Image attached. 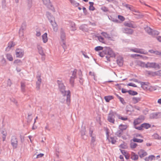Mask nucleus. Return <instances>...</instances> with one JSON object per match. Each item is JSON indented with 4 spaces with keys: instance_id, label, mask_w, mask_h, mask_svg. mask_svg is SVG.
I'll use <instances>...</instances> for the list:
<instances>
[{
    "instance_id": "39448f33",
    "label": "nucleus",
    "mask_w": 161,
    "mask_h": 161,
    "mask_svg": "<svg viewBox=\"0 0 161 161\" xmlns=\"http://www.w3.org/2000/svg\"><path fill=\"white\" fill-rule=\"evenodd\" d=\"M11 144L14 148H16L18 146V141L17 139L15 136H13L11 139Z\"/></svg>"
},
{
    "instance_id": "a18cd8bd",
    "label": "nucleus",
    "mask_w": 161,
    "mask_h": 161,
    "mask_svg": "<svg viewBox=\"0 0 161 161\" xmlns=\"http://www.w3.org/2000/svg\"><path fill=\"white\" fill-rule=\"evenodd\" d=\"M118 18L122 21H124L125 19V18L123 16L120 15L118 16Z\"/></svg>"
},
{
    "instance_id": "f8f14e48",
    "label": "nucleus",
    "mask_w": 161,
    "mask_h": 161,
    "mask_svg": "<svg viewBox=\"0 0 161 161\" xmlns=\"http://www.w3.org/2000/svg\"><path fill=\"white\" fill-rule=\"evenodd\" d=\"M142 87L143 89L146 90H150L151 89V86L148 84L145 83H142Z\"/></svg>"
},
{
    "instance_id": "7c9ffc66",
    "label": "nucleus",
    "mask_w": 161,
    "mask_h": 161,
    "mask_svg": "<svg viewBox=\"0 0 161 161\" xmlns=\"http://www.w3.org/2000/svg\"><path fill=\"white\" fill-rule=\"evenodd\" d=\"M2 133L3 134L2 138L3 139V141H4L6 139V137L7 135V132L6 130H3L2 131Z\"/></svg>"
},
{
    "instance_id": "37998d69",
    "label": "nucleus",
    "mask_w": 161,
    "mask_h": 161,
    "mask_svg": "<svg viewBox=\"0 0 161 161\" xmlns=\"http://www.w3.org/2000/svg\"><path fill=\"white\" fill-rule=\"evenodd\" d=\"M130 145L131 148H134L136 147L137 146V144L135 143H131Z\"/></svg>"
},
{
    "instance_id": "ddd939ff",
    "label": "nucleus",
    "mask_w": 161,
    "mask_h": 161,
    "mask_svg": "<svg viewBox=\"0 0 161 161\" xmlns=\"http://www.w3.org/2000/svg\"><path fill=\"white\" fill-rule=\"evenodd\" d=\"M124 25L125 26H127L133 28H135L136 27V25H134L132 23V22H131L130 23L125 22L124 23Z\"/></svg>"
},
{
    "instance_id": "423d86ee",
    "label": "nucleus",
    "mask_w": 161,
    "mask_h": 161,
    "mask_svg": "<svg viewBox=\"0 0 161 161\" xmlns=\"http://www.w3.org/2000/svg\"><path fill=\"white\" fill-rule=\"evenodd\" d=\"M151 127V125L147 123H144L142 124L138 127H137L136 129L139 130H142L144 129H148Z\"/></svg>"
},
{
    "instance_id": "a878e982",
    "label": "nucleus",
    "mask_w": 161,
    "mask_h": 161,
    "mask_svg": "<svg viewBox=\"0 0 161 161\" xmlns=\"http://www.w3.org/2000/svg\"><path fill=\"white\" fill-rule=\"evenodd\" d=\"M37 78V81L36 83L37 87L39 89L42 82V79L41 78Z\"/></svg>"
},
{
    "instance_id": "1a4fd4ad",
    "label": "nucleus",
    "mask_w": 161,
    "mask_h": 161,
    "mask_svg": "<svg viewBox=\"0 0 161 161\" xmlns=\"http://www.w3.org/2000/svg\"><path fill=\"white\" fill-rule=\"evenodd\" d=\"M58 84L60 91L62 94L64 93L66 91H65V87L63 83L59 80L58 81Z\"/></svg>"
},
{
    "instance_id": "680f3d73",
    "label": "nucleus",
    "mask_w": 161,
    "mask_h": 161,
    "mask_svg": "<svg viewBox=\"0 0 161 161\" xmlns=\"http://www.w3.org/2000/svg\"><path fill=\"white\" fill-rule=\"evenodd\" d=\"M131 56L132 57H136V56H140V57H141L142 56L140 55H139V54H134V55H131Z\"/></svg>"
},
{
    "instance_id": "f704fd0d",
    "label": "nucleus",
    "mask_w": 161,
    "mask_h": 161,
    "mask_svg": "<svg viewBox=\"0 0 161 161\" xmlns=\"http://www.w3.org/2000/svg\"><path fill=\"white\" fill-rule=\"evenodd\" d=\"M71 3L72 4V5H74V6H75V7H77L79 5V3H77L75 1H72V0H71Z\"/></svg>"
},
{
    "instance_id": "2f4dec72",
    "label": "nucleus",
    "mask_w": 161,
    "mask_h": 161,
    "mask_svg": "<svg viewBox=\"0 0 161 161\" xmlns=\"http://www.w3.org/2000/svg\"><path fill=\"white\" fill-rule=\"evenodd\" d=\"M133 141L134 142H136L139 143H142L143 142L142 139H139L136 138H134L133 139Z\"/></svg>"
},
{
    "instance_id": "9d476101",
    "label": "nucleus",
    "mask_w": 161,
    "mask_h": 161,
    "mask_svg": "<svg viewBox=\"0 0 161 161\" xmlns=\"http://www.w3.org/2000/svg\"><path fill=\"white\" fill-rule=\"evenodd\" d=\"M138 154L141 158H143L147 154V153L144 150L141 149L138 152Z\"/></svg>"
},
{
    "instance_id": "9b49d317",
    "label": "nucleus",
    "mask_w": 161,
    "mask_h": 161,
    "mask_svg": "<svg viewBox=\"0 0 161 161\" xmlns=\"http://www.w3.org/2000/svg\"><path fill=\"white\" fill-rule=\"evenodd\" d=\"M76 72L75 71H74L72 73V76L70 77V83L72 85H73L74 84V79L76 77Z\"/></svg>"
},
{
    "instance_id": "cd10ccee",
    "label": "nucleus",
    "mask_w": 161,
    "mask_h": 161,
    "mask_svg": "<svg viewBox=\"0 0 161 161\" xmlns=\"http://www.w3.org/2000/svg\"><path fill=\"white\" fill-rule=\"evenodd\" d=\"M90 6L89 9L90 10L93 11L95 10V8L93 7L94 3L93 2H90L89 3Z\"/></svg>"
},
{
    "instance_id": "338daca9",
    "label": "nucleus",
    "mask_w": 161,
    "mask_h": 161,
    "mask_svg": "<svg viewBox=\"0 0 161 161\" xmlns=\"http://www.w3.org/2000/svg\"><path fill=\"white\" fill-rule=\"evenodd\" d=\"M157 39L159 41V42H161V36H159L157 37Z\"/></svg>"
},
{
    "instance_id": "f257e3e1",
    "label": "nucleus",
    "mask_w": 161,
    "mask_h": 161,
    "mask_svg": "<svg viewBox=\"0 0 161 161\" xmlns=\"http://www.w3.org/2000/svg\"><path fill=\"white\" fill-rule=\"evenodd\" d=\"M141 66L147 68H154L158 69L160 68L159 64L154 62H147V64L142 62L141 63Z\"/></svg>"
},
{
    "instance_id": "f3484780",
    "label": "nucleus",
    "mask_w": 161,
    "mask_h": 161,
    "mask_svg": "<svg viewBox=\"0 0 161 161\" xmlns=\"http://www.w3.org/2000/svg\"><path fill=\"white\" fill-rule=\"evenodd\" d=\"M42 39L44 43H46L48 40L47 35V33H45L42 36Z\"/></svg>"
},
{
    "instance_id": "aec40b11",
    "label": "nucleus",
    "mask_w": 161,
    "mask_h": 161,
    "mask_svg": "<svg viewBox=\"0 0 161 161\" xmlns=\"http://www.w3.org/2000/svg\"><path fill=\"white\" fill-rule=\"evenodd\" d=\"M141 98L139 97H134L132 98V102L134 104H136L140 101Z\"/></svg>"
},
{
    "instance_id": "774afa93",
    "label": "nucleus",
    "mask_w": 161,
    "mask_h": 161,
    "mask_svg": "<svg viewBox=\"0 0 161 161\" xmlns=\"http://www.w3.org/2000/svg\"><path fill=\"white\" fill-rule=\"evenodd\" d=\"M119 99L120 100L122 103H123L124 102V100L122 98L120 97H119Z\"/></svg>"
},
{
    "instance_id": "5fc2aeb1",
    "label": "nucleus",
    "mask_w": 161,
    "mask_h": 161,
    "mask_svg": "<svg viewBox=\"0 0 161 161\" xmlns=\"http://www.w3.org/2000/svg\"><path fill=\"white\" fill-rule=\"evenodd\" d=\"M151 53H154L158 55H159L161 56V52H159L158 51H153V52H151Z\"/></svg>"
},
{
    "instance_id": "e433bc0d",
    "label": "nucleus",
    "mask_w": 161,
    "mask_h": 161,
    "mask_svg": "<svg viewBox=\"0 0 161 161\" xmlns=\"http://www.w3.org/2000/svg\"><path fill=\"white\" fill-rule=\"evenodd\" d=\"M123 133V131L119 130L116 132V135L118 136H120L122 135Z\"/></svg>"
},
{
    "instance_id": "c03bdc74",
    "label": "nucleus",
    "mask_w": 161,
    "mask_h": 161,
    "mask_svg": "<svg viewBox=\"0 0 161 161\" xmlns=\"http://www.w3.org/2000/svg\"><path fill=\"white\" fill-rule=\"evenodd\" d=\"M153 75H158L159 76H161V70L155 72Z\"/></svg>"
},
{
    "instance_id": "13d9d810",
    "label": "nucleus",
    "mask_w": 161,
    "mask_h": 161,
    "mask_svg": "<svg viewBox=\"0 0 161 161\" xmlns=\"http://www.w3.org/2000/svg\"><path fill=\"white\" fill-rule=\"evenodd\" d=\"M134 108L135 109L138 110H140L141 109L139 107L136 106H135Z\"/></svg>"
},
{
    "instance_id": "bf43d9fd",
    "label": "nucleus",
    "mask_w": 161,
    "mask_h": 161,
    "mask_svg": "<svg viewBox=\"0 0 161 161\" xmlns=\"http://www.w3.org/2000/svg\"><path fill=\"white\" fill-rule=\"evenodd\" d=\"M82 54L84 55V57L85 58H89V57L88 56H87L86 54L85 53L83 52H82Z\"/></svg>"
},
{
    "instance_id": "052dcab7",
    "label": "nucleus",
    "mask_w": 161,
    "mask_h": 161,
    "mask_svg": "<svg viewBox=\"0 0 161 161\" xmlns=\"http://www.w3.org/2000/svg\"><path fill=\"white\" fill-rule=\"evenodd\" d=\"M41 74L40 73L38 72L37 73V75H36V78H41Z\"/></svg>"
},
{
    "instance_id": "6e6552de",
    "label": "nucleus",
    "mask_w": 161,
    "mask_h": 161,
    "mask_svg": "<svg viewBox=\"0 0 161 161\" xmlns=\"http://www.w3.org/2000/svg\"><path fill=\"white\" fill-rule=\"evenodd\" d=\"M50 22L53 27L54 31H57L58 30V28L57 23L55 22L54 18L53 17H52V19L50 20Z\"/></svg>"
},
{
    "instance_id": "7ed1b4c3",
    "label": "nucleus",
    "mask_w": 161,
    "mask_h": 161,
    "mask_svg": "<svg viewBox=\"0 0 161 161\" xmlns=\"http://www.w3.org/2000/svg\"><path fill=\"white\" fill-rule=\"evenodd\" d=\"M116 114L117 113L116 112H114L113 111L110 112L108 114V121L113 124H114L115 121L114 118L115 116H116Z\"/></svg>"
},
{
    "instance_id": "6ab92c4d",
    "label": "nucleus",
    "mask_w": 161,
    "mask_h": 161,
    "mask_svg": "<svg viewBox=\"0 0 161 161\" xmlns=\"http://www.w3.org/2000/svg\"><path fill=\"white\" fill-rule=\"evenodd\" d=\"M127 127L128 126L127 125L121 124L119 126V130L123 131L124 130H125Z\"/></svg>"
},
{
    "instance_id": "c85d7f7f",
    "label": "nucleus",
    "mask_w": 161,
    "mask_h": 161,
    "mask_svg": "<svg viewBox=\"0 0 161 161\" xmlns=\"http://www.w3.org/2000/svg\"><path fill=\"white\" fill-rule=\"evenodd\" d=\"M6 57L8 59L9 61H12L13 60V58L12 55L10 54H8L6 55Z\"/></svg>"
},
{
    "instance_id": "473e14b6",
    "label": "nucleus",
    "mask_w": 161,
    "mask_h": 161,
    "mask_svg": "<svg viewBox=\"0 0 161 161\" xmlns=\"http://www.w3.org/2000/svg\"><path fill=\"white\" fill-rule=\"evenodd\" d=\"M61 43L62 46L63 47L64 49H65L66 48V46L65 44V42L64 41V39H63V40L61 42Z\"/></svg>"
},
{
    "instance_id": "20e7f679",
    "label": "nucleus",
    "mask_w": 161,
    "mask_h": 161,
    "mask_svg": "<svg viewBox=\"0 0 161 161\" xmlns=\"http://www.w3.org/2000/svg\"><path fill=\"white\" fill-rule=\"evenodd\" d=\"M144 119L145 118L143 116H140L138 118L135 119L133 122L135 128L136 129V128L138 127L139 126H137V125L142 123Z\"/></svg>"
},
{
    "instance_id": "6e6d98bb",
    "label": "nucleus",
    "mask_w": 161,
    "mask_h": 161,
    "mask_svg": "<svg viewBox=\"0 0 161 161\" xmlns=\"http://www.w3.org/2000/svg\"><path fill=\"white\" fill-rule=\"evenodd\" d=\"M41 33L40 31H36V35L37 36H41Z\"/></svg>"
},
{
    "instance_id": "a19ab883",
    "label": "nucleus",
    "mask_w": 161,
    "mask_h": 161,
    "mask_svg": "<svg viewBox=\"0 0 161 161\" xmlns=\"http://www.w3.org/2000/svg\"><path fill=\"white\" fill-rule=\"evenodd\" d=\"M129 94L132 95H135L137 94V93L136 92L133 91H129L128 92Z\"/></svg>"
},
{
    "instance_id": "864d4df0",
    "label": "nucleus",
    "mask_w": 161,
    "mask_h": 161,
    "mask_svg": "<svg viewBox=\"0 0 161 161\" xmlns=\"http://www.w3.org/2000/svg\"><path fill=\"white\" fill-rule=\"evenodd\" d=\"M44 154L43 153L39 154L37 155L36 158H41L42 157H43L44 156Z\"/></svg>"
},
{
    "instance_id": "ea45409f",
    "label": "nucleus",
    "mask_w": 161,
    "mask_h": 161,
    "mask_svg": "<svg viewBox=\"0 0 161 161\" xmlns=\"http://www.w3.org/2000/svg\"><path fill=\"white\" fill-rule=\"evenodd\" d=\"M109 141L112 144H114L116 142V140L114 139V138L113 137H112L110 138L109 139Z\"/></svg>"
},
{
    "instance_id": "0e129e2a",
    "label": "nucleus",
    "mask_w": 161,
    "mask_h": 161,
    "mask_svg": "<svg viewBox=\"0 0 161 161\" xmlns=\"http://www.w3.org/2000/svg\"><path fill=\"white\" fill-rule=\"evenodd\" d=\"M124 156H125V157L126 159H128L129 158V155L128 153H127V154H125Z\"/></svg>"
},
{
    "instance_id": "a211bd4d",
    "label": "nucleus",
    "mask_w": 161,
    "mask_h": 161,
    "mask_svg": "<svg viewBox=\"0 0 161 161\" xmlns=\"http://www.w3.org/2000/svg\"><path fill=\"white\" fill-rule=\"evenodd\" d=\"M14 45L15 44L12 42H9L8 43V46L6 48V50L9 51L11 47H14Z\"/></svg>"
},
{
    "instance_id": "0eeeda50",
    "label": "nucleus",
    "mask_w": 161,
    "mask_h": 161,
    "mask_svg": "<svg viewBox=\"0 0 161 161\" xmlns=\"http://www.w3.org/2000/svg\"><path fill=\"white\" fill-rule=\"evenodd\" d=\"M15 54L17 57L22 58L24 55V51L21 49L17 48L15 51Z\"/></svg>"
},
{
    "instance_id": "49530a36",
    "label": "nucleus",
    "mask_w": 161,
    "mask_h": 161,
    "mask_svg": "<svg viewBox=\"0 0 161 161\" xmlns=\"http://www.w3.org/2000/svg\"><path fill=\"white\" fill-rule=\"evenodd\" d=\"M45 5H48L50 3V0H42Z\"/></svg>"
},
{
    "instance_id": "4be33fe9",
    "label": "nucleus",
    "mask_w": 161,
    "mask_h": 161,
    "mask_svg": "<svg viewBox=\"0 0 161 161\" xmlns=\"http://www.w3.org/2000/svg\"><path fill=\"white\" fill-rule=\"evenodd\" d=\"M155 156L153 155H151L149 156L148 158H146L145 159L146 161H151L155 159Z\"/></svg>"
},
{
    "instance_id": "dca6fc26",
    "label": "nucleus",
    "mask_w": 161,
    "mask_h": 161,
    "mask_svg": "<svg viewBox=\"0 0 161 161\" xmlns=\"http://www.w3.org/2000/svg\"><path fill=\"white\" fill-rule=\"evenodd\" d=\"M65 95H66L67 96V101L69 103L70 100V92L69 91H68L64 93Z\"/></svg>"
},
{
    "instance_id": "2eb2a0df",
    "label": "nucleus",
    "mask_w": 161,
    "mask_h": 161,
    "mask_svg": "<svg viewBox=\"0 0 161 161\" xmlns=\"http://www.w3.org/2000/svg\"><path fill=\"white\" fill-rule=\"evenodd\" d=\"M131 50L134 52L142 53V54H144V51L143 50L139 48H134L131 49Z\"/></svg>"
},
{
    "instance_id": "4d7b16f0",
    "label": "nucleus",
    "mask_w": 161,
    "mask_h": 161,
    "mask_svg": "<svg viewBox=\"0 0 161 161\" xmlns=\"http://www.w3.org/2000/svg\"><path fill=\"white\" fill-rule=\"evenodd\" d=\"M121 151L122 153L124 155H125V154L128 153L125 150H121Z\"/></svg>"
},
{
    "instance_id": "79ce46f5",
    "label": "nucleus",
    "mask_w": 161,
    "mask_h": 161,
    "mask_svg": "<svg viewBox=\"0 0 161 161\" xmlns=\"http://www.w3.org/2000/svg\"><path fill=\"white\" fill-rule=\"evenodd\" d=\"M61 38L62 40V41L63 40V39H64V40H65V34L64 32H62L61 33Z\"/></svg>"
},
{
    "instance_id": "c756f323",
    "label": "nucleus",
    "mask_w": 161,
    "mask_h": 161,
    "mask_svg": "<svg viewBox=\"0 0 161 161\" xmlns=\"http://www.w3.org/2000/svg\"><path fill=\"white\" fill-rule=\"evenodd\" d=\"M101 34L106 38L109 39L111 38L110 36L106 32H102L101 33Z\"/></svg>"
},
{
    "instance_id": "e2e57ef3",
    "label": "nucleus",
    "mask_w": 161,
    "mask_h": 161,
    "mask_svg": "<svg viewBox=\"0 0 161 161\" xmlns=\"http://www.w3.org/2000/svg\"><path fill=\"white\" fill-rule=\"evenodd\" d=\"M83 12H84V13L85 14H86V12H87V10H86V8L84 7L83 8Z\"/></svg>"
},
{
    "instance_id": "c9c22d12",
    "label": "nucleus",
    "mask_w": 161,
    "mask_h": 161,
    "mask_svg": "<svg viewBox=\"0 0 161 161\" xmlns=\"http://www.w3.org/2000/svg\"><path fill=\"white\" fill-rule=\"evenodd\" d=\"M103 47L101 46H97L95 47V50L96 51H97L99 50H103Z\"/></svg>"
},
{
    "instance_id": "4468645a",
    "label": "nucleus",
    "mask_w": 161,
    "mask_h": 161,
    "mask_svg": "<svg viewBox=\"0 0 161 161\" xmlns=\"http://www.w3.org/2000/svg\"><path fill=\"white\" fill-rule=\"evenodd\" d=\"M122 31L124 33L128 34H131L133 32V30L132 29L128 28H123Z\"/></svg>"
},
{
    "instance_id": "5701e85b",
    "label": "nucleus",
    "mask_w": 161,
    "mask_h": 161,
    "mask_svg": "<svg viewBox=\"0 0 161 161\" xmlns=\"http://www.w3.org/2000/svg\"><path fill=\"white\" fill-rule=\"evenodd\" d=\"M116 116L119 119L123 120H126L128 118L126 116L122 117L117 113Z\"/></svg>"
},
{
    "instance_id": "f03ea898",
    "label": "nucleus",
    "mask_w": 161,
    "mask_h": 161,
    "mask_svg": "<svg viewBox=\"0 0 161 161\" xmlns=\"http://www.w3.org/2000/svg\"><path fill=\"white\" fill-rule=\"evenodd\" d=\"M105 54L107 55L110 57H114L115 54L113 50L109 47H104Z\"/></svg>"
},
{
    "instance_id": "8fccbe9b",
    "label": "nucleus",
    "mask_w": 161,
    "mask_h": 161,
    "mask_svg": "<svg viewBox=\"0 0 161 161\" xmlns=\"http://www.w3.org/2000/svg\"><path fill=\"white\" fill-rule=\"evenodd\" d=\"M101 9L104 12H107L108 10V8L105 6L102 7Z\"/></svg>"
},
{
    "instance_id": "393cba45",
    "label": "nucleus",
    "mask_w": 161,
    "mask_h": 161,
    "mask_svg": "<svg viewBox=\"0 0 161 161\" xmlns=\"http://www.w3.org/2000/svg\"><path fill=\"white\" fill-rule=\"evenodd\" d=\"M138 157L137 155L135 154L134 153H132L131 154V158L134 160H136L138 159Z\"/></svg>"
},
{
    "instance_id": "de8ad7c7",
    "label": "nucleus",
    "mask_w": 161,
    "mask_h": 161,
    "mask_svg": "<svg viewBox=\"0 0 161 161\" xmlns=\"http://www.w3.org/2000/svg\"><path fill=\"white\" fill-rule=\"evenodd\" d=\"M146 30L149 34H151L152 33V30L149 28H147Z\"/></svg>"
},
{
    "instance_id": "3c124183",
    "label": "nucleus",
    "mask_w": 161,
    "mask_h": 161,
    "mask_svg": "<svg viewBox=\"0 0 161 161\" xmlns=\"http://www.w3.org/2000/svg\"><path fill=\"white\" fill-rule=\"evenodd\" d=\"M128 86H132L134 87H136L137 86L136 84L132 83H130L127 84Z\"/></svg>"
},
{
    "instance_id": "412c9836",
    "label": "nucleus",
    "mask_w": 161,
    "mask_h": 161,
    "mask_svg": "<svg viewBox=\"0 0 161 161\" xmlns=\"http://www.w3.org/2000/svg\"><path fill=\"white\" fill-rule=\"evenodd\" d=\"M114 97L112 96H105L104 97V98L105 99L106 101L107 102H108L109 101L113 99Z\"/></svg>"
},
{
    "instance_id": "bb28decb",
    "label": "nucleus",
    "mask_w": 161,
    "mask_h": 161,
    "mask_svg": "<svg viewBox=\"0 0 161 161\" xmlns=\"http://www.w3.org/2000/svg\"><path fill=\"white\" fill-rule=\"evenodd\" d=\"M126 7L129 8L130 10L132 11L135 12H138L137 11H136L135 9L131 5H127L126 6Z\"/></svg>"
},
{
    "instance_id": "72a5a7b5",
    "label": "nucleus",
    "mask_w": 161,
    "mask_h": 161,
    "mask_svg": "<svg viewBox=\"0 0 161 161\" xmlns=\"http://www.w3.org/2000/svg\"><path fill=\"white\" fill-rule=\"evenodd\" d=\"M99 41L100 42H101L102 43H104V39L101 36H99L97 37Z\"/></svg>"
},
{
    "instance_id": "4c0bfd02",
    "label": "nucleus",
    "mask_w": 161,
    "mask_h": 161,
    "mask_svg": "<svg viewBox=\"0 0 161 161\" xmlns=\"http://www.w3.org/2000/svg\"><path fill=\"white\" fill-rule=\"evenodd\" d=\"M14 63L15 64H21L22 63L20 59H16L14 61Z\"/></svg>"
},
{
    "instance_id": "603ef678",
    "label": "nucleus",
    "mask_w": 161,
    "mask_h": 161,
    "mask_svg": "<svg viewBox=\"0 0 161 161\" xmlns=\"http://www.w3.org/2000/svg\"><path fill=\"white\" fill-rule=\"evenodd\" d=\"M120 147L122 148L125 149L127 148V146L124 144H122L120 145Z\"/></svg>"
},
{
    "instance_id": "09e8293b",
    "label": "nucleus",
    "mask_w": 161,
    "mask_h": 161,
    "mask_svg": "<svg viewBox=\"0 0 161 161\" xmlns=\"http://www.w3.org/2000/svg\"><path fill=\"white\" fill-rule=\"evenodd\" d=\"M105 54L104 50L102 52L99 53V55L102 57H103L104 56Z\"/></svg>"
},
{
    "instance_id": "69168bd1",
    "label": "nucleus",
    "mask_w": 161,
    "mask_h": 161,
    "mask_svg": "<svg viewBox=\"0 0 161 161\" xmlns=\"http://www.w3.org/2000/svg\"><path fill=\"white\" fill-rule=\"evenodd\" d=\"M122 92L123 93H125L127 92V91L125 89H122Z\"/></svg>"
},
{
    "instance_id": "58836bf2",
    "label": "nucleus",
    "mask_w": 161,
    "mask_h": 161,
    "mask_svg": "<svg viewBox=\"0 0 161 161\" xmlns=\"http://www.w3.org/2000/svg\"><path fill=\"white\" fill-rule=\"evenodd\" d=\"M21 88L22 91L24 92L25 90V84L24 83L21 82Z\"/></svg>"
},
{
    "instance_id": "b1692460",
    "label": "nucleus",
    "mask_w": 161,
    "mask_h": 161,
    "mask_svg": "<svg viewBox=\"0 0 161 161\" xmlns=\"http://www.w3.org/2000/svg\"><path fill=\"white\" fill-rule=\"evenodd\" d=\"M117 63L119 66H121L123 64V59L122 58H119L117 60Z\"/></svg>"
}]
</instances>
